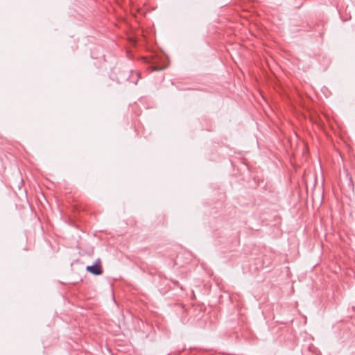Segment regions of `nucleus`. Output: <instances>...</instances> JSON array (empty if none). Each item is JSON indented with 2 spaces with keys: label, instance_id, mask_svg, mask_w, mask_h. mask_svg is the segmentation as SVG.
I'll return each mask as SVG.
<instances>
[{
  "label": "nucleus",
  "instance_id": "f257e3e1",
  "mask_svg": "<svg viewBox=\"0 0 355 355\" xmlns=\"http://www.w3.org/2000/svg\"><path fill=\"white\" fill-rule=\"evenodd\" d=\"M86 270L89 272L95 275H99L103 273L102 267L99 263H95L92 266H87L86 267Z\"/></svg>",
  "mask_w": 355,
  "mask_h": 355
}]
</instances>
